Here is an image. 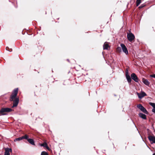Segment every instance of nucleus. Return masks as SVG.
<instances>
[{"instance_id": "nucleus-11", "label": "nucleus", "mask_w": 155, "mask_h": 155, "mask_svg": "<svg viewBox=\"0 0 155 155\" xmlns=\"http://www.w3.org/2000/svg\"><path fill=\"white\" fill-rule=\"evenodd\" d=\"M110 48V46H109L108 43L107 42H105L103 45L104 49L108 50V48Z\"/></svg>"}, {"instance_id": "nucleus-24", "label": "nucleus", "mask_w": 155, "mask_h": 155, "mask_svg": "<svg viewBox=\"0 0 155 155\" xmlns=\"http://www.w3.org/2000/svg\"><path fill=\"white\" fill-rule=\"evenodd\" d=\"M144 6V5H143V4H142L139 7V8H143V7Z\"/></svg>"}, {"instance_id": "nucleus-3", "label": "nucleus", "mask_w": 155, "mask_h": 155, "mask_svg": "<svg viewBox=\"0 0 155 155\" xmlns=\"http://www.w3.org/2000/svg\"><path fill=\"white\" fill-rule=\"evenodd\" d=\"M127 37L128 41L130 42L134 41L135 38L134 35L131 32L127 33Z\"/></svg>"}, {"instance_id": "nucleus-18", "label": "nucleus", "mask_w": 155, "mask_h": 155, "mask_svg": "<svg viewBox=\"0 0 155 155\" xmlns=\"http://www.w3.org/2000/svg\"><path fill=\"white\" fill-rule=\"evenodd\" d=\"M141 2V0H137L136 4L137 6H138L140 3Z\"/></svg>"}, {"instance_id": "nucleus-22", "label": "nucleus", "mask_w": 155, "mask_h": 155, "mask_svg": "<svg viewBox=\"0 0 155 155\" xmlns=\"http://www.w3.org/2000/svg\"><path fill=\"white\" fill-rule=\"evenodd\" d=\"M4 155H10V153L8 152H5Z\"/></svg>"}, {"instance_id": "nucleus-21", "label": "nucleus", "mask_w": 155, "mask_h": 155, "mask_svg": "<svg viewBox=\"0 0 155 155\" xmlns=\"http://www.w3.org/2000/svg\"><path fill=\"white\" fill-rule=\"evenodd\" d=\"M117 50L118 52H120L121 51V48L120 47H118L117 48Z\"/></svg>"}, {"instance_id": "nucleus-28", "label": "nucleus", "mask_w": 155, "mask_h": 155, "mask_svg": "<svg viewBox=\"0 0 155 155\" xmlns=\"http://www.w3.org/2000/svg\"><path fill=\"white\" fill-rule=\"evenodd\" d=\"M68 61H69V60L68 59Z\"/></svg>"}, {"instance_id": "nucleus-20", "label": "nucleus", "mask_w": 155, "mask_h": 155, "mask_svg": "<svg viewBox=\"0 0 155 155\" xmlns=\"http://www.w3.org/2000/svg\"><path fill=\"white\" fill-rule=\"evenodd\" d=\"M41 155H48V154L46 152L42 151L41 153Z\"/></svg>"}, {"instance_id": "nucleus-15", "label": "nucleus", "mask_w": 155, "mask_h": 155, "mask_svg": "<svg viewBox=\"0 0 155 155\" xmlns=\"http://www.w3.org/2000/svg\"><path fill=\"white\" fill-rule=\"evenodd\" d=\"M28 141L31 144L33 145H35V143L33 139H28Z\"/></svg>"}, {"instance_id": "nucleus-5", "label": "nucleus", "mask_w": 155, "mask_h": 155, "mask_svg": "<svg viewBox=\"0 0 155 155\" xmlns=\"http://www.w3.org/2000/svg\"><path fill=\"white\" fill-rule=\"evenodd\" d=\"M137 94L139 98L140 99H142L143 97L147 95L146 93L144 91H141L140 93H137Z\"/></svg>"}, {"instance_id": "nucleus-12", "label": "nucleus", "mask_w": 155, "mask_h": 155, "mask_svg": "<svg viewBox=\"0 0 155 155\" xmlns=\"http://www.w3.org/2000/svg\"><path fill=\"white\" fill-rule=\"evenodd\" d=\"M138 115L140 117L143 119L146 120L147 119L146 115L141 113H139L138 114Z\"/></svg>"}, {"instance_id": "nucleus-8", "label": "nucleus", "mask_w": 155, "mask_h": 155, "mask_svg": "<svg viewBox=\"0 0 155 155\" xmlns=\"http://www.w3.org/2000/svg\"><path fill=\"white\" fill-rule=\"evenodd\" d=\"M149 140L152 143H155V137L154 136L149 135L148 137Z\"/></svg>"}, {"instance_id": "nucleus-23", "label": "nucleus", "mask_w": 155, "mask_h": 155, "mask_svg": "<svg viewBox=\"0 0 155 155\" xmlns=\"http://www.w3.org/2000/svg\"><path fill=\"white\" fill-rule=\"evenodd\" d=\"M150 76L151 77H153V78H155V74H153L152 75H150Z\"/></svg>"}, {"instance_id": "nucleus-17", "label": "nucleus", "mask_w": 155, "mask_h": 155, "mask_svg": "<svg viewBox=\"0 0 155 155\" xmlns=\"http://www.w3.org/2000/svg\"><path fill=\"white\" fill-rule=\"evenodd\" d=\"M8 152V153L9 152H12V150L11 148H7L5 149V152Z\"/></svg>"}, {"instance_id": "nucleus-10", "label": "nucleus", "mask_w": 155, "mask_h": 155, "mask_svg": "<svg viewBox=\"0 0 155 155\" xmlns=\"http://www.w3.org/2000/svg\"><path fill=\"white\" fill-rule=\"evenodd\" d=\"M142 81L147 86H148L150 84L148 80L144 78H143Z\"/></svg>"}, {"instance_id": "nucleus-1", "label": "nucleus", "mask_w": 155, "mask_h": 155, "mask_svg": "<svg viewBox=\"0 0 155 155\" xmlns=\"http://www.w3.org/2000/svg\"><path fill=\"white\" fill-rule=\"evenodd\" d=\"M18 88L14 89L11 95L10 101H13V105L12 107V108L17 106L19 103V98L16 97L18 93Z\"/></svg>"}, {"instance_id": "nucleus-27", "label": "nucleus", "mask_w": 155, "mask_h": 155, "mask_svg": "<svg viewBox=\"0 0 155 155\" xmlns=\"http://www.w3.org/2000/svg\"><path fill=\"white\" fill-rule=\"evenodd\" d=\"M9 51H10V52H11V51H12V50H11V51H10V50H9Z\"/></svg>"}, {"instance_id": "nucleus-16", "label": "nucleus", "mask_w": 155, "mask_h": 155, "mask_svg": "<svg viewBox=\"0 0 155 155\" xmlns=\"http://www.w3.org/2000/svg\"><path fill=\"white\" fill-rule=\"evenodd\" d=\"M22 140V137H19V138H16V139H15L14 140V141L15 142H16V141H20V140Z\"/></svg>"}, {"instance_id": "nucleus-9", "label": "nucleus", "mask_w": 155, "mask_h": 155, "mask_svg": "<svg viewBox=\"0 0 155 155\" xmlns=\"http://www.w3.org/2000/svg\"><path fill=\"white\" fill-rule=\"evenodd\" d=\"M126 76L128 82L130 83L131 81V79L130 75L128 74V72L127 71L126 72Z\"/></svg>"}, {"instance_id": "nucleus-26", "label": "nucleus", "mask_w": 155, "mask_h": 155, "mask_svg": "<svg viewBox=\"0 0 155 155\" xmlns=\"http://www.w3.org/2000/svg\"><path fill=\"white\" fill-rule=\"evenodd\" d=\"M153 155H155V153H153Z\"/></svg>"}, {"instance_id": "nucleus-13", "label": "nucleus", "mask_w": 155, "mask_h": 155, "mask_svg": "<svg viewBox=\"0 0 155 155\" xmlns=\"http://www.w3.org/2000/svg\"><path fill=\"white\" fill-rule=\"evenodd\" d=\"M41 146L43 147H44L46 148L48 150H50L49 148L48 147L47 143L46 142H45L41 144Z\"/></svg>"}, {"instance_id": "nucleus-6", "label": "nucleus", "mask_w": 155, "mask_h": 155, "mask_svg": "<svg viewBox=\"0 0 155 155\" xmlns=\"http://www.w3.org/2000/svg\"><path fill=\"white\" fill-rule=\"evenodd\" d=\"M120 45L123 52H124L126 54H128V51L127 47L125 46V45L123 44H121Z\"/></svg>"}, {"instance_id": "nucleus-19", "label": "nucleus", "mask_w": 155, "mask_h": 155, "mask_svg": "<svg viewBox=\"0 0 155 155\" xmlns=\"http://www.w3.org/2000/svg\"><path fill=\"white\" fill-rule=\"evenodd\" d=\"M22 139H25L28 140V136L27 135H25L24 136H22Z\"/></svg>"}, {"instance_id": "nucleus-25", "label": "nucleus", "mask_w": 155, "mask_h": 155, "mask_svg": "<svg viewBox=\"0 0 155 155\" xmlns=\"http://www.w3.org/2000/svg\"><path fill=\"white\" fill-rule=\"evenodd\" d=\"M8 47H6V49L7 50H8Z\"/></svg>"}, {"instance_id": "nucleus-2", "label": "nucleus", "mask_w": 155, "mask_h": 155, "mask_svg": "<svg viewBox=\"0 0 155 155\" xmlns=\"http://www.w3.org/2000/svg\"><path fill=\"white\" fill-rule=\"evenodd\" d=\"M12 111V109L9 108H2L0 110V113L2 115H5L6 114L5 113V112H9Z\"/></svg>"}, {"instance_id": "nucleus-14", "label": "nucleus", "mask_w": 155, "mask_h": 155, "mask_svg": "<svg viewBox=\"0 0 155 155\" xmlns=\"http://www.w3.org/2000/svg\"><path fill=\"white\" fill-rule=\"evenodd\" d=\"M149 104L153 108L152 110V112L155 113V103L150 102Z\"/></svg>"}, {"instance_id": "nucleus-4", "label": "nucleus", "mask_w": 155, "mask_h": 155, "mask_svg": "<svg viewBox=\"0 0 155 155\" xmlns=\"http://www.w3.org/2000/svg\"><path fill=\"white\" fill-rule=\"evenodd\" d=\"M137 107L144 113L146 114H148V112L146 109L141 104H140L137 105Z\"/></svg>"}, {"instance_id": "nucleus-7", "label": "nucleus", "mask_w": 155, "mask_h": 155, "mask_svg": "<svg viewBox=\"0 0 155 155\" xmlns=\"http://www.w3.org/2000/svg\"><path fill=\"white\" fill-rule=\"evenodd\" d=\"M131 77L136 82H138V79L136 75L134 73H132L131 75Z\"/></svg>"}]
</instances>
